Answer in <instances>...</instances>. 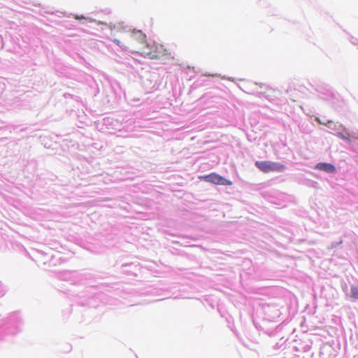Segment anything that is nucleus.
I'll return each instance as SVG.
<instances>
[{"label":"nucleus","instance_id":"1","mask_svg":"<svg viewBox=\"0 0 358 358\" xmlns=\"http://www.w3.org/2000/svg\"><path fill=\"white\" fill-rule=\"evenodd\" d=\"M139 54L150 59H162L171 55L169 50L159 43L148 44L143 48L138 49Z\"/></svg>","mask_w":358,"mask_h":358},{"label":"nucleus","instance_id":"2","mask_svg":"<svg viewBox=\"0 0 358 358\" xmlns=\"http://www.w3.org/2000/svg\"><path fill=\"white\" fill-rule=\"evenodd\" d=\"M148 43H146V36L141 31H134L130 37L129 46L134 52L138 53V49L143 48Z\"/></svg>","mask_w":358,"mask_h":358},{"label":"nucleus","instance_id":"3","mask_svg":"<svg viewBox=\"0 0 358 358\" xmlns=\"http://www.w3.org/2000/svg\"><path fill=\"white\" fill-rule=\"evenodd\" d=\"M255 166L263 173L282 172L285 166L279 162L271 161H257Z\"/></svg>","mask_w":358,"mask_h":358},{"label":"nucleus","instance_id":"4","mask_svg":"<svg viewBox=\"0 0 358 358\" xmlns=\"http://www.w3.org/2000/svg\"><path fill=\"white\" fill-rule=\"evenodd\" d=\"M199 178L201 180H204L206 182H210L217 185L230 186L232 185L231 181L218 175L216 173H211L208 175L201 176H199Z\"/></svg>","mask_w":358,"mask_h":358},{"label":"nucleus","instance_id":"5","mask_svg":"<svg viewBox=\"0 0 358 358\" xmlns=\"http://www.w3.org/2000/svg\"><path fill=\"white\" fill-rule=\"evenodd\" d=\"M315 169L325 171L327 173H334V172H336V167L333 164H329V163H322V162L318 163L316 165Z\"/></svg>","mask_w":358,"mask_h":358},{"label":"nucleus","instance_id":"6","mask_svg":"<svg viewBox=\"0 0 358 358\" xmlns=\"http://www.w3.org/2000/svg\"><path fill=\"white\" fill-rule=\"evenodd\" d=\"M351 296L355 299H358V287L352 286L351 287Z\"/></svg>","mask_w":358,"mask_h":358},{"label":"nucleus","instance_id":"7","mask_svg":"<svg viewBox=\"0 0 358 358\" xmlns=\"http://www.w3.org/2000/svg\"><path fill=\"white\" fill-rule=\"evenodd\" d=\"M337 136H338L340 138L348 142V143H350V139L349 137H347L345 136L344 134H341V133H338L337 134Z\"/></svg>","mask_w":358,"mask_h":358},{"label":"nucleus","instance_id":"8","mask_svg":"<svg viewBox=\"0 0 358 358\" xmlns=\"http://www.w3.org/2000/svg\"><path fill=\"white\" fill-rule=\"evenodd\" d=\"M76 19L80 20V19H85V17L83 15H81V16L76 15Z\"/></svg>","mask_w":358,"mask_h":358},{"label":"nucleus","instance_id":"9","mask_svg":"<svg viewBox=\"0 0 358 358\" xmlns=\"http://www.w3.org/2000/svg\"><path fill=\"white\" fill-rule=\"evenodd\" d=\"M114 42H115L117 45H120V41L118 39H115V40H114Z\"/></svg>","mask_w":358,"mask_h":358}]
</instances>
